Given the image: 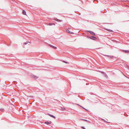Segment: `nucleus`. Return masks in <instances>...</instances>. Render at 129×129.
I'll list each match as a JSON object with an SVG mask.
<instances>
[{
  "label": "nucleus",
  "mask_w": 129,
  "mask_h": 129,
  "mask_svg": "<svg viewBox=\"0 0 129 129\" xmlns=\"http://www.w3.org/2000/svg\"><path fill=\"white\" fill-rule=\"evenodd\" d=\"M106 30H107L110 31V32H112L113 31L111 30L108 29H106Z\"/></svg>",
  "instance_id": "nucleus-8"
},
{
  "label": "nucleus",
  "mask_w": 129,
  "mask_h": 129,
  "mask_svg": "<svg viewBox=\"0 0 129 129\" xmlns=\"http://www.w3.org/2000/svg\"><path fill=\"white\" fill-rule=\"evenodd\" d=\"M52 24H51L50 23H49V25H52Z\"/></svg>",
  "instance_id": "nucleus-13"
},
{
  "label": "nucleus",
  "mask_w": 129,
  "mask_h": 129,
  "mask_svg": "<svg viewBox=\"0 0 129 129\" xmlns=\"http://www.w3.org/2000/svg\"><path fill=\"white\" fill-rule=\"evenodd\" d=\"M89 32L93 36H94L95 35V34L93 32L91 31H89Z\"/></svg>",
  "instance_id": "nucleus-4"
},
{
  "label": "nucleus",
  "mask_w": 129,
  "mask_h": 129,
  "mask_svg": "<svg viewBox=\"0 0 129 129\" xmlns=\"http://www.w3.org/2000/svg\"><path fill=\"white\" fill-rule=\"evenodd\" d=\"M27 43H26V42H25L24 43V44H25V45H26V44H27Z\"/></svg>",
  "instance_id": "nucleus-14"
},
{
  "label": "nucleus",
  "mask_w": 129,
  "mask_h": 129,
  "mask_svg": "<svg viewBox=\"0 0 129 129\" xmlns=\"http://www.w3.org/2000/svg\"><path fill=\"white\" fill-rule=\"evenodd\" d=\"M67 32L70 34H73V33L71 32L69 30H67Z\"/></svg>",
  "instance_id": "nucleus-6"
},
{
  "label": "nucleus",
  "mask_w": 129,
  "mask_h": 129,
  "mask_svg": "<svg viewBox=\"0 0 129 129\" xmlns=\"http://www.w3.org/2000/svg\"><path fill=\"white\" fill-rule=\"evenodd\" d=\"M45 123L47 124H51V121H50L49 122H45Z\"/></svg>",
  "instance_id": "nucleus-2"
},
{
  "label": "nucleus",
  "mask_w": 129,
  "mask_h": 129,
  "mask_svg": "<svg viewBox=\"0 0 129 129\" xmlns=\"http://www.w3.org/2000/svg\"><path fill=\"white\" fill-rule=\"evenodd\" d=\"M56 21H59V22H61L62 21V20H59L58 19H57L56 20Z\"/></svg>",
  "instance_id": "nucleus-9"
},
{
  "label": "nucleus",
  "mask_w": 129,
  "mask_h": 129,
  "mask_svg": "<svg viewBox=\"0 0 129 129\" xmlns=\"http://www.w3.org/2000/svg\"><path fill=\"white\" fill-rule=\"evenodd\" d=\"M34 78L35 79H37L38 78V77H37L36 76H34Z\"/></svg>",
  "instance_id": "nucleus-10"
},
{
  "label": "nucleus",
  "mask_w": 129,
  "mask_h": 129,
  "mask_svg": "<svg viewBox=\"0 0 129 129\" xmlns=\"http://www.w3.org/2000/svg\"><path fill=\"white\" fill-rule=\"evenodd\" d=\"M49 46L50 47H52L53 48H54L55 49H57V47H56L50 44L49 45Z\"/></svg>",
  "instance_id": "nucleus-1"
},
{
  "label": "nucleus",
  "mask_w": 129,
  "mask_h": 129,
  "mask_svg": "<svg viewBox=\"0 0 129 129\" xmlns=\"http://www.w3.org/2000/svg\"><path fill=\"white\" fill-rule=\"evenodd\" d=\"M64 108H61V110H62V111L64 110Z\"/></svg>",
  "instance_id": "nucleus-11"
},
{
  "label": "nucleus",
  "mask_w": 129,
  "mask_h": 129,
  "mask_svg": "<svg viewBox=\"0 0 129 129\" xmlns=\"http://www.w3.org/2000/svg\"><path fill=\"white\" fill-rule=\"evenodd\" d=\"M122 51L123 52H124L125 53H129V51H127V50H122Z\"/></svg>",
  "instance_id": "nucleus-5"
},
{
  "label": "nucleus",
  "mask_w": 129,
  "mask_h": 129,
  "mask_svg": "<svg viewBox=\"0 0 129 129\" xmlns=\"http://www.w3.org/2000/svg\"><path fill=\"white\" fill-rule=\"evenodd\" d=\"M22 13L23 14L25 15H26V12L25 11L23 10Z\"/></svg>",
  "instance_id": "nucleus-7"
},
{
  "label": "nucleus",
  "mask_w": 129,
  "mask_h": 129,
  "mask_svg": "<svg viewBox=\"0 0 129 129\" xmlns=\"http://www.w3.org/2000/svg\"><path fill=\"white\" fill-rule=\"evenodd\" d=\"M63 62H64L65 63H68V62H66L65 61H63Z\"/></svg>",
  "instance_id": "nucleus-12"
},
{
  "label": "nucleus",
  "mask_w": 129,
  "mask_h": 129,
  "mask_svg": "<svg viewBox=\"0 0 129 129\" xmlns=\"http://www.w3.org/2000/svg\"><path fill=\"white\" fill-rule=\"evenodd\" d=\"M48 115H49V116H51V117H52L54 118H55V116H53L52 115H50L49 113H48Z\"/></svg>",
  "instance_id": "nucleus-3"
},
{
  "label": "nucleus",
  "mask_w": 129,
  "mask_h": 129,
  "mask_svg": "<svg viewBox=\"0 0 129 129\" xmlns=\"http://www.w3.org/2000/svg\"><path fill=\"white\" fill-rule=\"evenodd\" d=\"M81 127H82V128H83L84 129H85V128L83 126H82Z\"/></svg>",
  "instance_id": "nucleus-15"
},
{
  "label": "nucleus",
  "mask_w": 129,
  "mask_h": 129,
  "mask_svg": "<svg viewBox=\"0 0 129 129\" xmlns=\"http://www.w3.org/2000/svg\"><path fill=\"white\" fill-rule=\"evenodd\" d=\"M92 37L93 38H95V37Z\"/></svg>",
  "instance_id": "nucleus-16"
}]
</instances>
